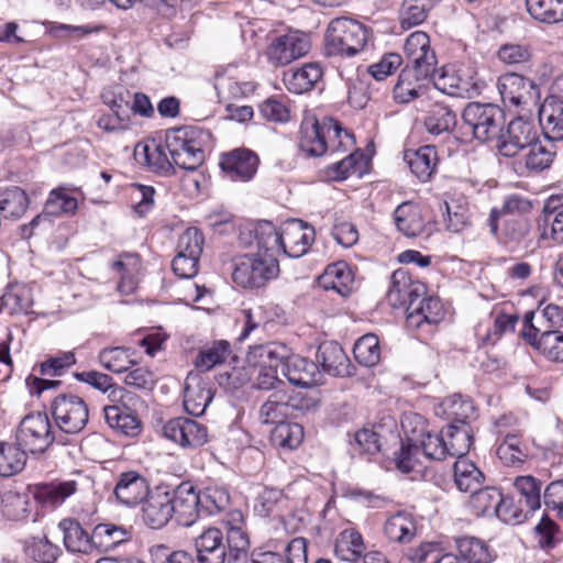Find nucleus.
<instances>
[{"mask_svg": "<svg viewBox=\"0 0 563 563\" xmlns=\"http://www.w3.org/2000/svg\"><path fill=\"white\" fill-rule=\"evenodd\" d=\"M231 354V344L227 340H218L205 345L195 358V366L199 371L208 372L224 363Z\"/></svg>", "mask_w": 563, "mask_h": 563, "instance_id": "nucleus-44", "label": "nucleus"}, {"mask_svg": "<svg viewBox=\"0 0 563 563\" xmlns=\"http://www.w3.org/2000/svg\"><path fill=\"white\" fill-rule=\"evenodd\" d=\"M498 457L509 466H516L525 462L527 453L519 437L508 433L497 448Z\"/></svg>", "mask_w": 563, "mask_h": 563, "instance_id": "nucleus-60", "label": "nucleus"}, {"mask_svg": "<svg viewBox=\"0 0 563 563\" xmlns=\"http://www.w3.org/2000/svg\"><path fill=\"white\" fill-rule=\"evenodd\" d=\"M364 551L363 537L355 529H344L335 539L334 553L342 561L357 562Z\"/></svg>", "mask_w": 563, "mask_h": 563, "instance_id": "nucleus-39", "label": "nucleus"}, {"mask_svg": "<svg viewBox=\"0 0 563 563\" xmlns=\"http://www.w3.org/2000/svg\"><path fill=\"white\" fill-rule=\"evenodd\" d=\"M534 313L523 318L522 336L551 361H563V333L559 330L537 328L532 324Z\"/></svg>", "mask_w": 563, "mask_h": 563, "instance_id": "nucleus-13", "label": "nucleus"}, {"mask_svg": "<svg viewBox=\"0 0 563 563\" xmlns=\"http://www.w3.org/2000/svg\"><path fill=\"white\" fill-rule=\"evenodd\" d=\"M51 409L56 426L65 433H79L85 429L88 422V406L86 401L77 395H58L52 401Z\"/></svg>", "mask_w": 563, "mask_h": 563, "instance_id": "nucleus-9", "label": "nucleus"}, {"mask_svg": "<svg viewBox=\"0 0 563 563\" xmlns=\"http://www.w3.org/2000/svg\"><path fill=\"white\" fill-rule=\"evenodd\" d=\"M446 415L453 420L452 424L467 423L475 418V407L470 398L461 395H453L441 402Z\"/></svg>", "mask_w": 563, "mask_h": 563, "instance_id": "nucleus-53", "label": "nucleus"}, {"mask_svg": "<svg viewBox=\"0 0 563 563\" xmlns=\"http://www.w3.org/2000/svg\"><path fill=\"white\" fill-rule=\"evenodd\" d=\"M317 362L323 371L332 376H351L352 365L344 350L336 342L320 344L317 352Z\"/></svg>", "mask_w": 563, "mask_h": 563, "instance_id": "nucleus-27", "label": "nucleus"}, {"mask_svg": "<svg viewBox=\"0 0 563 563\" xmlns=\"http://www.w3.org/2000/svg\"><path fill=\"white\" fill-rule=\"evenodd\" d=\"M430 78L439 91L452 97L473 98L479 95L482 89V82L471 66L448 65Z\"/></svg>", "mask_w": 563, "mask_h": 563, "instance_id": "nucleus-6", "label": "nucleus"}, {"mask_svg": "<svg viewBox=\"0 0 563 563\" xmlns=\"http://www.w3.org/2000/svg\"><path fill=\"white\" fill-rule=\"evenodd\" d=\"M555 157L553 144L537 140L529 147L520 153V159L517 162L516 170L523 175L538 174L551 167Z\"/></svg>", "mask_w": 563, "mask_h": 563, "instance_id": "nucleus-25", "label": "nucleus"}, {"mask_svg": "<svg viewBox=\"0 0 563 563\" xmlns=\"http://www.w3.org/2000/svg\"><path fill=\"white\" fill-rule=\"evenodd\" d=\"M303 439V429L298 423H278L272 432V441L275 445L286 449H296Z\"/></svg>", "mask_w": 563, "mask_h": 563, "instance_id": "nucleus-59", "label": "nucleus"}, {"mask_svg": "<svg viewBox=\"0 0 563 563\" xmlns=\"http://www.w3.org/2000/svg\"><path fill=\"white\" fill-rule=\"evenodd\" d=\"M27 556L40 563H54L59 554V548L46 537L34 538L25 548Z\"/></svg>", "mask_w": 563, "mask_h": 563, "instance_id": "nucleus-63", "label": "nucleus"}, {"mask_svg": "<svg viewBox=\"0 0 563 563\" xmlns=\"http://www.w3.org/2000/svg\"><path fill=\"white\" fill-rule=\"evenodd\" d=\"M405 162L419 180L428 181L435 172L439 158L435 147L426 145L418 150L406 151Z\"/></svg>", "mask_w": 563, "mask_h": 563, "instance_id": "nucleus-31", "label": "nucleus"}, {"mask_svg": "<svg viewBox=\"0 0 563 563\" xmlns=\"http://www.w3.org/2000/svg\"><path fill=\"white\" fill-rule=\"evenodd\" d=\"M456 123L455 113L446 106L437 103L424 120L427 131L433 135L449 132Z\"/></svg>", "mask_w": 563, "mask_h": 563, "instance_id": "nucleus-54", "label": "nucleus"}, {"mask_svg": "<svg viewBox=\"0 0 563 563\" xmlns=\"http://www.w3.org/2000/svg\"><path fill=\"white\" fill-rule=\"evenodd\" d=\"M63 532L64 544L70 552H88L91 549L90 536L74 519H63L58 525Z\"/></svg>", "mask_w": 563, "mask_h": 563, "instance_id": "nucleus-45", "label": "nucleus"}, {"mask_svg": "<svg viewBox=\"0 0 563 563\" xmlns=\"http://www.w3.org/2000/svg\"><path fill=\"white\" fill-rule=\"evenodd\" d=\"M515 487L520 493V504H525L531 511L540 508L541 482L531 475L519 476L515 479Z\"/></svg>", "mask_w": 563, "mask_h": 563, "instance_id": "nucleus-61", "label": "nucleus"}, {"mask_svg": "<svg viewBox=\"0 0 563 563\" xmlns=\"http://www.w3.org/2000/svg\"><path fill=\"white\" fill-rule=\"evenodd\" d=\"M211 134L194 125L166 132V147L174 164L186 170H196L205 161V146Z\"/></svg>", "mask_w": 563, "mask_h": 563, "instance_id": "nucleus-1", "label": "nucleus"}, {"mask_svg": "<svg viewBox=\"0 0 563 563\" xmlns=\"http://www.w3.org/2000/svg\"><path fill=\"white\" fill-rule=\"evenodd\" d=\"M429 78L430 77L420 76L417 69H412L409 65H406L394 87V99L399 103L412 101L423 92V81Z\"/></svg>", "mask_w": 563, "mask_h": 563, "instance_id": "nucleus-35", "label": "nucleus"}, {"mask_svg": "<svg viewBox=\"0 0 563 563\" xmlns=\"http://www.w3.org/2000/svg\"><path fill=\"white\" fill-rule=\"evenodd\" d=\"M470 508L476 516H496L505 522L518 519L515 511L509 512V503L504 499L503 494L495 487L477 488L473 492L470 500Z\"/></svg>", "mask_w": 563, "mask_h": 563, "instance_id": "nucleus-17", "label": "nucleus"}, {"mask_svg": "<svg viewBox=\"0 0 563 563\" xmlns=\"http://www.w3.org/2000/svg\"><path fill=\"white\" fill-rule=\"evenodd\" d=\"M526 8L538 22L554 24L563 21V0H526Z\"/></svg>", "mask_w": 563, "mask_h": 563, "instance_id": "nucleus-47", "label": "nucleus"}, {"mask_svg": "<svg viewBox=\"0 0 563 563\" xmlns=\"http://www.w3.org/2000/svg\"><path fill=\"white\" fill-rule=\"evenodd\" d=\"M531 222L525 217H512L507 220L503 228V234L509 244L519 245L529 239Z\"/></svg>", "mask_w": 563, "mask_h": 563, "instance_id": "nucleus-64", "label": "nucleus"}, {"mask_svg": "<svg viewBox=\"0 0 563 563\" xmlns=\"http://www.w3.org/2000/svg\"><path fill=\"white\" fill-rule=\"evenodd\" d=\"M289 356V347L286 344L271 342L255 345L246 355L247 364L257 371L256 386L260 389L276 388L283 382L278 378L283 362Z\"/></svg>", "mask_w": 563, "mask_h": 563, "instance_id": "nucleus-4", "label": "nucleus"}, {"mask_svg": "<svg viewBox=\"0 0 563 563\" xmlns=\"http://www.w3.org/2000/svg\"><path fill=\"white\" fill-rule=\"evenodd\" d=\"M258 157L250 150L240 148L221 156L220 167L231 180H250L256 173Z\"/></svg>", "mask_w": 563, "mask_h": 563, "instance_id": "nucleus-23", "label": "nucleus"}, {"mask_svg": "<svg viewBox=\"0 0 563 563\" xmlns=\"http://www.w3.org/2000/svg\"><path fill=\"white\" fill-rule=\"evenodd\" d=\"M539 119L548 139L563 140V102L544 101L539 110Z\"/></svg>", "mask_w": 563, "mask_h": 563, "instance_id": "nucleus-42", "label": "nucleus"}, {"mask_svg": "<svg viewBox=\"0 0 563 563\" xmlns=\"http://www.w3.org/2000/svg\"><path fill=\"white\" fill-rule=\"evenodd\" d=\"M142 519L152 529L165 527L173 518L170 493L156 488L143 500Z\"/></svg>", "mask_w": 563, "mask_h": 563, "instance_id": "nucleus-22", "label": "nucleus"}, {"mask_svg": "<svg viewBox=\"0 0 563 563\" xmlns=\"http://www.w3.org/2000/svg\"><path fill=\"white\" fill-rule=\"evenodd\" d=\"M76 378L79 382H84L92 386L93 388L103 393L109 391V399L112 402H124L125 400H133L135 396L128 391L125 388L118 386L113 383L112 378L97 371H87L76 374Z\"/></svg>", "mask_w": 563, "mask_h": 563, "instance_id": "nucleus-36", "label": "nucleus"}, {"mask_svg": "<svg viewBox=\"0 0 563 563\" xmlns=\"http://www.w3.org/2000/svg\"><path fill=\"white\" fill-rule=\"evenodd\" d=\"M314 235V229L302 220L288 221L282 228V252L298 258L308 252Z\"/></svg>", "mask_w": 563, "mask_h": 563, "instance_id": "nucleus-18", "label": "nucleus"}, {"mask_svg": "<svg viewBox=\"0 0 563 563\" xmlns=\"http://www.w3.org/2000/svg\"><path fill=\"white\" fill-rule=\"evenodd\" d=\"M1 306L10 313L27 312L32 306L30 290L24 286H12L2 295Z\"/></svg>", "mask_w": 563, "mask_h": 563, "instance_id": "nucleus-62", "label": "nucleus"}, {"mask_svg": "<svg viewBox=\"0 0 563 563\" xmlns=\"http://www.w3.org/2000/svg\"><path fill=\"white\" fill-rule=\"evenodd\" d=\"M448 456L464 457L473 443V430L468 423L450 424L444 429Z\"/></svg>", "mask_w": 563, "mask_h": 563, "instance_id": "nucleus-40", "label": "nucleus"}, {"mask_svg": "<svg viewBox=\"0 0 563 563\" xmlns=\"http://www.w3.org/2000/svg\"><path fill=\"white\" fill-rule=\"evenodd\" d=\"M232 280L242 288H260L279 274L278 260L262 253L238 255L231 261Z\"/></svg>", "mask_w": 563, "mask_h": 563, "instance_id": "nucleus-3", "label": "nucleus"}, {"mask_svg": "<svg viewBox=\"0 0 563 563\" xmlns=\"http://www.w3.org/2000/svg\"><path fill=\"white\" fill-rule=\"evenodd\" d=\"M463 122L481 142L498 141L505 124L504 111L493 103L470 102L462 113Z\"/></svg>", "mask_w": 563, "mask_h": 563, "instance_id": "nucleus-5", "label": "nucleus"}, {"mask_svg": "<svg viewBox=\"0 0 563 563\" xmlns=\"http://www.w3.org/2000/svg\"><path fill=\"white\" fill-rule=\"evenodd\" d=\"M201 514L214 516L225 510L230 503V496L225 488L207 487L199 492Z\"/></svg>", "mask_w": 563, "mask_h": 563, "instance_id": "nucleus-56", "label": "nucleus"}, {"mask_svg": "<svg viewBox=\"0 0 563 563\" xmlns=\"http://www.w3.org/2000/svg\"><path fill=\"white\" fill-rule=\"evenodd\" d=\"M539 139L534 123L518 117L511 120L496 143L498 153L505 157H516Z\"/></svg>", "mask_w": 563, "mask_h": 563, "instance_id": "nucleus-10", "label": "nucleus"}, {"mask_svg": "<svg viewBox=\"0 0 563 563\" xmlns=\"http://www.w3.org/2000/svg\"><path fill=\"white\" fill-rule=\"evenodd\" d=\"M322 76L320 64L306 63L301 67L285 71L283 82L289 92L301 95L312 90Z\"/></svg>", "mask_w": 563, "mask_h": 563, "instance_id": "nucleus-28", "label": "nucleus"}, {"mask_svg": "<svg viewBox=\"0 0 563 563\" xmlns=\"http://www.w3.org/2000/svg\"><path fill=\"white\" fill-rule=\"evenodd\" d=\"M384 534L390 542L409 543L417 534L416 521L410 514L397 512L385 521Z\"/></svg>", "mask_w": 563, "mask_h": 563, "instance_id": "nucleus-37", "label": "nucleus"}, {"mask_svg": "<svg viewBox=\"0 0 563 563\" xmlns=\"http://www.w3.org/2000/svg\"><path fill=\"white\" fill-rule=\"evenodd\" d=\"M303 409L302 399L298 395L283 389L272 393L260 408L258 418L262 423L285 422L288 418L297 417Z\"/></svg>", "mask_w": 563, "mask_h": 563, "instance_id": "nucleus-12", "label": "nucleus"}, {"mask_svg": "<svg viewBox=\"0 0 563 563\" xmlns=\"http://www.w3.org/2000/svg\"><path fill=\"white\" fill-rule=\"evenodd\" d=\"M130 401L113 402V405H108L103 408L104 419L109 427L125 435L137 434L140 430V421L128 407Z\"/></svg>", "mask_w": 563, "mask_h": 563, "instance_id": "nucleus-32", "label": "nucleus"}, {"mask_svg": "<svg viewBox=\"0 0 563 563\" xmlns=\"http://www.w3.org/2000/svg\"><path fill=\"white\" fill-rule=\"evenodd\" d=\"M355 360L363 366H375L380 360V346L377 335L367 333L360 338L353 349Z\"/></svg>", "mask_w": 563, "mask_h": 563, "instance_id": "nucleus-55", "label": "nucleus"}, {"mask_svg": "<svg viewBox=\"0 0 563 563\" xmlns=\"http://www.w3.org/2000/svg\"><path fill=\"white\" fill-rule=\"evenodd\" d=\"M163 434L185 449H197L208 441L207 427L185 417L168 420L163 427Z\"/></svg>", "mask_w": 563, "mask_h": 563, "instance_id": "nucleus-15", "label": "nucleus"}, {"mask_svg": "<svg viewBox=\"0 0 563 563\" xmlns=\"http://www.w3.org/2000/svg\"><path fill=\"white\" fill-rule=\"evenodd\" d=\"M231 519L228 520V531H227V549H229V553H227L228 562L238 561L241 555H245L246 550L249 549L250 541L247 533L243 528V515L241 511L231 512Z\"/></svg>", "mask_w": 563, "mask_h": 563, "instance_id": "nucleus-34", "label": "nucleus"}, {"mask_svg": "<svg viewBox=\"0 0 563 563\" xmlns=\"http://www.w3.org/2000/svg\"><path fill=\"white\" fill-rule=\"evenodd\" d=\"M317 365L299 355L289 352V356L283 362L282 374L290 384L299 387H311L316 384Z\"/></svg>", "mask_w": 563, "mask_h": 563, "instance_id": "nucleus-29", "label": "nucleus"}, {"mask_svg": "<svg viewBox=\"0 0 563 563\" xmlns=\"http://www.w3.org/2000/svg\"><path fill=\"white\" fill-rule=\"evenodd\" d=\"M26 464V451L16 443L0 442V476L20 473Z\"/></svg>", "mask_w": 563, "mask_h": 563, "instance_id": "nucleus-46", "label": "nucleus"}, {"mask_svg": "<svg viewBox=\"0 0 563 563\" xmlns=\"http://www.w3.org/2000/svg\"><path fill=\"white\" fill-rule=\"evenodd\" d=\"M78 208L77 199L64 189H54L46 200L44 210L48 217L74 214Z\"/></svg>", "mask_w": 563, "mask_h": 563, "instance_id": "nucleus-58", "label": "nucleus"}, {"mask_svg": "<svg viewBox=\"0 0 563 563\" xmlns=\"http://www.w3.org/2000/svg\"><path fill=\"white\" fill-rule=\"evenodd\" d=\"M543 223L551 225L550 236L556 243H563V195L550 196L543 207Z\"/></svg>", "mask_w": 563, "mask_h": 563, "instance_id": "nucleus-48", "label": "nucleus"}, {"mask_svg": "<svg viewBox=\"0 0 563 563\" xmlns=\"http://www.w3.org/2000/svg\"><path fill=\"white\" fill-rule=\"evenodd\" d=\"M285 558L274 549H255L246 563H307V541L294 538L283 547Z\"/></svg>", "mask_w": 563, "mask_h": 563, "instance_id": "nucleus-24", "label": "nucleus"}, {"mask_svg": "<svg viewBox=\"0 0 563 563\" xmlns=\"http://www.w3.org/2000/svg\"><path fill=\"white\" fill-rule=\"evenodd\" d=\"M454 483L463 493L479 488L485 479L482 471L468 459L460 457L453 466Z\"/></svg>", "mask_w": 563, "mask_h": 563, "instance_id": "nucleus-41", "label": "nucleus"}, {"mask_svg": "<svg viewBox=\"0 0 563 563\" xmlns=\"http://www.w3.org/2000/svg\"><path fill=\"white\" fill-rule=\"evenodd\" d=\"M497 87L504 104L508 107L536 104L540 98L539 87L534 81L516 73L500 76Z\"/></svg>", "mask_w": 563, "mask_h": 563, "instance_id": "nucleus-11", "label": "nucleus"}, {"mask_svg": "<svg viewBox=\"0 0 563 563\" xmlns=\"http://www.w3.org/2000/svg\"><path fill=\"white\" fill-rule=\"evenodd\" d=\"M338 131L334 128V119L324 117L318 120L313 115L303 118L300 125L299 147L308 156H322L327 153V133Z\"/></svg>", "mask_w": 563, "mask_h": 563, "instance_id": "nucleus-14", "label": "nucleus"}, {"mask_svg": "<svg viewBox=\"0 0 563 563\" xmlns=\"http://www.w3.org/2000/svg\"><path fill=\"white\" fill-rule=\"evenodd\" d=\"M29 198L19 187L7 188L0 191V214L7 218H20L26 210Z\"/></svg>", "mask_w": 563, "mask_h": 563, "instance_id": "nucleus-50", "label": "nucleus"}, {"mask_svg": "<svg viewBox=\"0 0 563 563\" xmlns=\"http://www.w3.org/2000/svg\"><path fill=\"white\" fill-rule=\"evenodd\" d=\"M394 221L398 231L408 238L421 234L424 229L419 207L410 201L402 202L396 208Z\"/></svg>", "mask_w": 563, "mask_h": 563, "instance_id": "nucleus-38", "label": "nucleus"}, {"mask_svg": "<svg viewBox=\"0 0 563 563\" xmlns=\"http://www.w3.org/2000/svg\"><path fill=\"white\" fill-rule=\"evenodd\" d=\"M368 40V30L361 22L350 18L333 19L327 29L325 48L328 55L354 56L362 52Z\"/></svg>", "mask_w": 563, "mask_h": 563, "instance_id": "nucleus-2", "label": "nucleus"}, {"mask_svg": "<svg viewBox=\"0 0 563 563\" xmlns=\"http://www.w3.org/2000/svg\"><path fill=\"white\" fill-rule=\"evenodd\" d=\"M463 563H489L488 547L473 537H463L456 540V553Z\"/></svg>", "mask_w": 563, "mask_h": 563, "instance_id": "nucleus-49", "label": "nucleus"}, {"mask_svg": "<svg viewBox=\"0 0 563 563\" xmlns=\"http://www.w3.org/2000/svg\"><path fill=\"white\" fill-rule=\"evenodd\" d=\"M213 398L208 379L200 374H188L184 386V408L187 413L199 417L205 413Z\"/></svg>", "mask_w": 563, "mask_h": 563, "instance_id": "nucleus-21", "label": "nucleus"}, {"mask_svg": "<svg viewBox=\"0 0 563 563\" xmlns=\"http://www.w3.org/2000/svg\"><path fill=\"white\" fill-rule=\"evenodd\" d=\"M254 239L257 245L256 253L277 258L282 252V230L278 231L271 221H261L255 225Z\"/></svg>", "mask_w": 563, "mask_h": 563, "instance_id": "nucleus-43", "label": "nucleus"}, {"mask_svg": "<svg viewBox=\"0 0 563 563\" xmlns=\"http://www.w3.org/2000/svg\"><path fill=\"white\" fill-rule=\"evenodd\" d=\"M431 5L420 0H404L399 13V23L402 30H410L423 23Z\"/></svg>", "mask_w": 563, "mask_h": 563, "instance_id": "nucleus-57", "label": "nucleus"}, {"mask_svg": "<svg viewBox=\"0 0 563 563\" xmlns=\"http://www.w3.org/2000/svg\"><path fill=\"white\" fill-rule=\"evenodd\" d=\"M415 282L407 271L402 268L395 271L387 291L388 302L394 308H405V305H408L409 289H411Z\"/></svg>", "mask_w": 563, "mask_h": 563, "instance_id": "nucleus-51", "label": "nucleus"}, {"mask_svg": "<svg viewBox=\"0 0 563 563\" xmlns=\"http://www.w3.org/2000/svg\"><path fill=\"white\" fill-rule=\"evenodd\" d=\"M113 494L120 504L135 507L150 494V485L141 473L126 471L119 474Z\"/></svg>", "mask_w": 563, "mask_h": 563, "instance_id": "nucleus-20", "label": "nucleus"}, {"mask_svg": "<svg viewBox=\"0 0 563 563\" xmlns=\"http://www.w3.org/2000/svg\"><path fill=\"white\" fill-rule=\"evenodd\" d=\"M410 68L417 69L422 77H431L435 71L437 56L430 46V38L426 32L411 33L404 47Z\"/></svg>", "mask_w": 563, "mask_h": 563, "instance_id": "nucleus-16", "label": "nucleus"}, {"mask_svg": "<svg viewBox=\"0 0 563 563\" xmlns=\"http://www.w3.org/2000/svg\"><path fill=\"white\" fill-rule=\"evenodd\" d=\"M198 563H225L227 545L217 528H208L195 541Z\"/></svg>", "mask_w": 563, "mask_h": 563, "instance_id": "nucleus-26", "label": "nucleus"}, {"mask_svg": "<svg viewBox=\"0 0 563 563\" xmlns=\"http://www.w3.org/2000/svg\"><path fill=\"white\" fill-rule=\"evenodd\" d=\"M131 350L123 346L106 347L99 353L100 364L112 373H123L134 365Z\"/></svg>", "mask_w": 563, "mask_h": 563, "instance_id": "nucleus-52", "label": "nucleus"}, {"mask_svg": "<svg viewBox=\"0 0 563 563\" xmlns=\"http://www.w3.org/2000/svg\"><path fill=\"white\" fill-rule=\"evenodd\" d=\"M310 48L311 42L308 34L299 30H289L269 40L265 48V57L271 66L284 67L306 56Z\"/></svg>", "mask_w": 563, "mask_h": 563, "instance_id": "nucleus-7", "label": "nucleus"}, {"mask_svg": "<svg viewBox=\"0 0 563 563\" xmlns=\"http://www.w3.org/2000/svg\"><path fill=\"white\" fill-rule=\"evenodd\" d=\"M166 141L164 144L151 141L135 147V156L141 159L155 173L170 175L174 173V162L168 156Z\"/></svg>", "mask_w": 563, "mask_h": 563, "instance_id": "nucleus-30", "label": "nucleus"}, {"mask_svg": "<svg viewBox=\"0 0 563 563\" xmlns=\"http://www.w3.org/2000/svg\"><path fill=\"white\" fill-rule=\"evenodd\" d=\"M319 284L327 290L331 289L341 296H347L353 285L352 271L343 261L332 263L319 277Z\"/></svg>", "mask_w": 563, "mask_h": 563, "instance_id": "nucleus-33", "label": "nucleus"}, {"mask_svg": "<svg viewBox=\"0 0 563 563\" xmlns=\"http://www.w3.org/2000/svg\"><path fill=\"white\" fill-rule=\"evenodd\" d=\"M54 440V432L45 412H32L21 420L16 431V442L26 452L43 453Z\"/></svg>", "mask_w": 563, "mask_h": 563, "instance_id": "nucleus-8", "label": "nucleus"}, {"mask_svg": "<svg viewBox=\"0 0 563 563\" xmlns=\"http://www.w3.org/2000/svg\"><path fill=\"white\" fill-rule=\"evenodd\" d=\"M173 516L178 525L190 527L201 515L199 494L191 484L181 483L170 493Z\"/></svg>", "mask_w": 563, "mask_h": 563, "instance_id": "nucleus-19", "label": "nucleus"}]
</instances>
